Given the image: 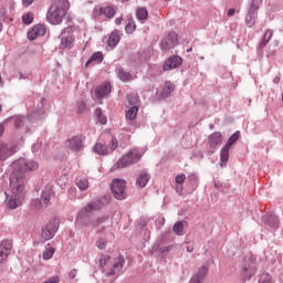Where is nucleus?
Wrapping results in <instances>:
<instances>
[{
	"mask_svg": "<svg viewBox=\"0 0 283 283\" xmlns=\"http://www.w3.org/2000/svg\"><path fill=\"white\" fill-rule=\"evenodd\" d=\"M13 171L10 175V182L13 189L19 190L25 187V174L36 171L39 163L32 159H18L13 161Z\"/></svg>",
	"mask_w": 283,
	"mask_h": 283,
	"instance_id": "obj_1",
	"label": "nucleus"
},
{
	"mask_svg": "<svg viewBox=\"0 0 283 283\" xmlns=\"http://www.w3.org/2000/svg\"><path fill=\"white\" fill-rule=\"evenodd\" d=\"M52 4L46 13V20L52 25H61L63 23V18L67 14L70 10V1L67 0H52Z\"/></svg>",
	"mask_w": 283,
	"mask_h": 283,
	"instance_id": "obj_2",
	"label": "nucleus"
},
{
	"mask_svg": "<svg viewBox=\"0 0 283 283\" xmlns=\"http://www.w3.org/2000/svg\"><path fill=\"white\" fill-rule=\"evenodd\" d=\"M103 209V201H92L80 210L76 216L75 222L82 227H96L94 219L92 218L93 211H101Z\"/></svg>",
	"mask_w": 283,
	"mask_h": 283,
	"instance_id": "obj_3",
	"label": "nucleus"
},
{
	"mask_svg": "<svg viewBox=\"0 0 283 283\" xmlns=\"http://www.w3.org/2000/svg\"><path fill=\"white\" fill-rule=\"evenodd\" d=\"M256 264L255 256L252 253L243 258V263L241 265L243 280H251V276L258 271Z\"/></svg>",
	"mask_w": 283,
	"mask_h": 283,
	"instance_id": "obj_4",
	"label": "nucleus"
},
{
	"mask_svg": "<svg viewBox=\"0 0 283 283\" xmlns=\"http://www.w3.org/2000/svg\"><path fill=\"white\" fill-rule=\"evenodd\" d=\"M140 158H143V155L138 153V150H129L126 155L117 160V169H125V167H129V165H136V163H139Z\"/></svg>",
	"mask_w": 283,
	"mask_h": 283,
	"instance_id": "obj_5",
	"label": "nucleus"
},
{
	"mask_svg": "<svg viewBox=\"0 0 283 283\" xmlns=\"http://www.w3.org/2000/svg\"><path fill=\"white\" fill-rule=\"evenodd\" d=\"M10 188L12 191L11 197L7 201L8 209H18V207H21V202H23V198H25V186H22L21 189L17 190L14 189V186H12V181H10Z\"/></svg>",
	"mask_w": 283,
	"mask_h": 283,
	"instance_id": "obj_6",
	"label": "nucleus"
},
{
	"mask_svg": "<svg viewBox=\"0 0 283 283\" xmlns=\"http://www.w3.org/2000/svg\"><path fill=\"white\" fill-rule=\"evenodd\" d=\"M61 223L57 219H52L46 223L44 228H42L41 239L40 242L43 244L48 242V240H52L54 235H56V232L59 231V227Z\"/></svg>",
	"mask_w": 283,
	"mask_h": 283,
	"instance_id": "obj_7",
	"label": "nucleus"
},
{
	"mask_svg": "<svg viewBox=\"0 0 283 283\" xmlns=\"http://www.w3.org/2000/svg\"><path fill=\"white\" fill-rule=\"evenodd\" d=\"M127 181L123 179H113L111 191L116 200H125L127 198Z\"/></svg>",
	"mask_w": 283,
	"mask_h": 283,
	"instance_id": "obj_8",
	"label": "nucleus"
},
{
	"mask_svg": "<svg viewBox=\"0 0 283 283\" xmlns=\"http://www.w3.org/2000/svg\"><path fill=\"white\" fill-rule=\"evenodd\" d=\"M258 10H260V0H251L245 15V24L249 28L255 25V21H258Z\"/></svg>",
	"mask_w": 283,
	"mask_h": 283,
	"instance_id": "obj_9",
	"label": "nucleus"
},
{
	"mask_svg": "<svg viewBox=\"0 0 283 283\" xmlns=\"http://www.w3.org/2000/svg\"><path fill=\"white\" fill-rule=\"evenodd\" d=\"M62 50H72L74 48V27L69 25L61 32Z\"/></svg>",
	"mask_w": 283,
	"mask_h": 283,
	"instance_id": "obj_10",
	"label": "nucleus"
},
{
	"mask_svg": "<svg viewBox=\"0 0 283 283\" xmlns=\"http://www.w3.org/2000/svg\"><path fill=\"white\" fill-rule=\"evenodd\" d=\"M45 116V98L39 97L38 98V105L32 111V113L28 114V120L30 123H38V120H41Z\"/></svg>",
	"mask_w": 283,
	"mask_h": 283,
	"instance_id": "obj_11",
	"label": "nucleus"
},
{
	"mask_svg": "<svg viewBox=\"0 0 283 283\" xmlns=\"http://www.w3.org/2000/svg\"><path fill=\"white\" fill-rule=\"evenodd\" d=\"M178 45V34L174 31H170L167 36L161 39L159 48L163 52L174 50Z\"/></svg>",
	"mask_w": 283,
	"mask_h": 283,
	"instance_id": "obj_12",
	"label": "nucleus"
},
{
	"mask_svg": "<svg viewBox=\"0 0 283 283\" xmlns=\"http://www.w3.org/2000/svg\"><path fill=\"white\" fill-rule=\"evenodd\" d=\"M19 151V146L17 145H8L3 142H0V160L3 163L10 158V156H14Z\"/></svg>",
	"mask_w": 283,
	"mask_h": 283,
	"instance_id": "obj_13",
	"label": "nucleus"
},
{
	"mask_svg": "<svg viewBox=\"0 0 283 283\" xmlns=\"http://www.w3.org/2000/svg\"><path fill=\"white\" fill-rule=\"evenodd\" d=\"M182 65V57L179 55H171L165 61L164 70L169 72V70H176Z\"/></svg>",
	"mask_w": 283,
	"mask_h": 283,
	"instance_id": "obj_14",
	"label": "nucleus"
},
{
	"mask_svg": "<svg viewBox=\"0 0 283 283\" xmlns=\"http://www.w3.org/2000/svg\"><path fill=\"white\" fill-rule=\"evenodd\" d=\"M12 251V240H3L0 243V264H3L8 260L10 252Z\"/></svg>",
	"mask_w": 283,
	"mask_h": 283,
	"instance_id": "obj_15",
	"label": "nucleus"
},
{
	"mask_svg": "<svg viewBox=\"0 0 283 283\" xmlns=\"http://www.w3.org/2000/svg\"><path fill=\"white\" fill-rule=\"evenodd\" d=\"M273 39V30L265 31L262 40L260 41L259 45L256 46V54L258 56H264V48L269 45V41Z\"/></svg>",
	"mask_w": 283,
	"mask_h": 283,
	"instance_id": "obj_16",
	"label": "nucleus"
},
{
	"mask_svg": "<svg viewBox=\"0 0 283 283\" xmlns=\"http://www.w3.org/2000/svg\"><path fill=\"white\" fill-rule=\"evenodd\" d=\"M3 123H13L15 129H21L22 127H25V123H28V117L25 118V116L22 115H14L4 119Z\"/></svg>",
	"mask_w": 283,
	"mask_h": 283,
	"instance_id": "obj_17",
	"label": "nucleus"
},
{
	"mask_svg": "<svg viewBox=\"0 0 283 283\" xmlns=\"http://www.w3.org/2000/svg\"><path fill=\"white\" fill-rule=\"evenodd\" d=\"M66 147H69L71 151H81V149H83V137L77 135L67 139Z\"/></svg>",
	"mask_w": 283,
	"mask_h": 283,
	"instance_id": "obj_18",
	"label": "nucleus"
},
{
	"mask_svg": "<svg viewBox=\"0 0 283 283\" xmlns=\"http://www.w3.org/2000/svg\"><path fill=\"white\" fill-rule=\"evenodd\" d=\"M175 90H176V84H174L171 82H166L160 94L157 95V98L159 101L169 98L171 96V92H175Z\"/></svg>",
	"mask_w": 283,
	"mask_h": 283,
	"instance_id": "obj_19",
	"label": "nucleus"
},
{
	"mask_svg": "<svg viewBox=\"0 0 283 283\" xmlns=\"http://www.w3.org/2000/svg\"><path fill=\"white\" fill-rule=\"evenodd\" d=\"M111 93H112V84L109 82L102 84L95 88V96L98 99L105 98V96H107Z\"/></svg>",
	"mask_w": 283,
	"mask_h": 283,
	"instance_id": "obj_20",
	"label": "nucleus"
},
{
	"mask_svg": "<svg viewBox=\"0 0 283 283\" xmlns=\"http://www.w3.org/2000/svg\"><path fill=\"white\" fill-rule=\"evenodd\" d=\"M103 61H105V55L103 54V52L97 51L94 52L91 57L86 61L85 63V67H90V65H101V63H103Z\"/></svg>",
	"mask_w": 283,
	"mask_h": 283,
	"instance_id": "obj_21",
	"label": "nucleus"
},
{
	"mask_svg": "<svg viewBox=\"0 0 283 283\" xmlns=\"http://www.w3.org/2000/svg\"><path fill=\"white\" fill-rule=\"evenodd\" d=\"M151 179V175L147 172V170H142L136 179V185L139 187V189H145L147 187V182Z\"/></svg>",
	"mask_w": 283,
	"mask_h": 283,
	"instance_id": "obj_22",
	"label": "nucleus"
},
{
	"mask_svg": "<svg viewBox=\"0 0 283 283\" xmlns=\"http://www.w3.org/2000/svg\"><path fill=\"white\" fill-rule=\"evenodd\" d=\"M264 224H269L271 229H277L280 227V218L275 213L270 212L263 217Z\"/></svg>",
	"mask_w": 283,
	"mask_h": 283,
	"instance_id": "obj_23",
	"label": "nucleus"
},
{
	"mask_svg": "<svg viewBox=\"0 0 283 283\" xmlns=\"http://www.w3.org/2000/svg\"><path fill=\"white\" fill-rule=\"evenodd\" d=\"M115 73H116L117 78H119V81H122V83H129V81H133V78H134L132 73L125 71V69L122 66H117L115 69Z\"/></svg>",
	"mask_w": 283,
	"mask_h": 283,
	"instance_id": "obj_24",
	"label": "nucleus"
},
{
	"mask_svg": "<svg viewBox=\"0 0 283 283\" xmlns=\"http://www.w3.org/2000/svg\"><path fill=\"white\" fill-rule=\"evenodd\" d=\"M222 144V133L214 132L209 136V147L210 149H216L218 145Z\"/></svg>",
	"mask_w": 283,
	"mask_h": 283,
	"instance_id": "obj_25",
	"label": "nucleus"
},
{
	"mask_svg": "<svg viewBox=\"0 0 283 283\" xmlns=\"http://www.w3.org/2000/svg\"><path fill=\"white\" fill-rule=\"evenodd\" d=\"M117 43H120V35L118 34V30L115 29L108 36L107 45L108 48H116Z\"/></svg>",
	"mask_w": 283,
	"mask_h": 283,
	"instance_id": "obj_26",
	"label": "nucleus"
},
{
	"mask_svg": "<svg viewBox=\"0 0 283 283\" xmlns=\"http://www.w3.org/2000/svg\"><path fill=\"white\" fill-rule=\"evenodd\" d=\"M123 266H125V256L119 255L117 261L113 264V269L109 270L106 275L108 277H112L113 275H116V270L114 269H123Z\"/></svg>",
	"mask_w": 283,
	"mask_h": 283,
	"instance_id": "obj_27",
	"label": "nucleus"
},
{
	"mask_svg": "<svg viewBox=\"0 0 283 283\" xmlns=\"http://www.w3.org/2000/svg\"><path fill=\"white\" fill-rule=\"evenodd\" d=\"M148 17H149V11H147V8L140 7L136 9V19H138L140 23H144V21H147Z\"/></svg>",
	"mask_w": 283,
	"mask_h": 283,
	"instance_id": "obj_28",
	"label": "nucleus"
},
{
	"mask_svg": "<svg viewBox=\"0 0 283 283\" xmlns=\"http://www.w3.org/2000/svg\"><path fill=\"white\" fill-rule=\"evenodd\" d=\"M52 193H54V190H52V188L45 187L41 192L40 200L44 202V205H48L52 198Z\"/></svg>",
	"mask_w": 283,
	"mask_h": 283,
	"instance_id": "obj_29",
	"label": "nucleus"
},
{
	"mask_svg": "<svg viewBox=\"0 0 283 283\" xmlns=\"http://www.w3.org/2000/svg\"><path fill=\"white\" fill-rule=\"evenodd\" d=\"M93 151H94V154H97L98 156H107L108 148H107V146H105V145H103L101 143H96L93 146Z\"/></svg>",
	"mask_w": 283,
	"mask_h": 283,
	"instance_id": "obj_30",
	"label": "nucleus"
},
{
	"mask_svg": "<svg viewBox=\"0 0 283 283\" xmlns=\"http://www.w3.org/2000/svg\"><path fill=\"white\" fill-rule=\"evenodd\" d=\"M231 148L223 146L220 153V161L221 167H227V163H229V151Z\"/></svg>",
	"mask_w": 283,
	"mask_h": 283,
	"instance_id": "obj_31",
	"label": "nucleus"
},
{
	"mask_svg": "<svg viewBox=\"0 0 283 283\" xmlns=\"http://www.w3.org/2000/svg\"><path fill=\"white\" fill-rule=\"evenodd\" d=\"M238 140H240V130H237L234 134H232L227 144L224 145V147H228L231 149V147H233V145H235V143H238Z\"/></svg>",
	"mask_w": 283,
	"mask_h": 283,
	"instance_id": "obj_32",
	"label": "nucleus"
},
{
	"mask_svg": "<svg viewBox=\"0 0 283 283\" xmlns=\"http://www.w3.org/2000/svg\"><path fill=\"white\" fill-rule=\"evenodd\" d=\"M207 273H209V266L208 265H201L198 269L197 275L195 277H197V280L199 282H201V280H205V277H207Z\"/></svg>",
	"mask_w": 283,
	"mask_h": 283,
	"instance_id": "obj_33",
	"label": "nucleus"
},
{
	"mask_svg": "<svg viewBox=\"0 0 283 283\" xmlns=\"http://www.w3.org/2000/svg\"><path fill=\"white\" fill-rule=\"evenodd\" d=\"M136 116H138V106H130L126 112L127 120H136Z\"/></svg>",
	"mask_w": 283,
	"mask_h": 283,
	"instance_id": "obj_34",
	"label": "nucleus"
},
{
	"mask_svg": "<svg viewBox=\"0 0 283 283\" xmlns=\"http://www.w3.org/2000/svg\"><path fill=\"white\" fill-rule=\"evenodd\" d=\"M172 231L176 235H182L185 231V222L177 221L172 227Z\"/></svg>",
	"mask_w": 283,
	"mask_h": 283,
	"instance_id": "obj_35",
	"label": "nucleus"
},
{
	"mask_svg": "<svg viewBox=\"0 0 283 283\" xmlns=\"http://www.w3.org/2000/svg\"><path fill=\"white\" fill-rule=\"evenodd\" d=\"M104 7L101 6H95L93 9V13L92 17L93 19H95V21H98L101 19V17H103L104 13Z\"/></svg>",
	"mask_w": 283,
	"mask_h": 283,
	"instance_id": "obj_36",
	"label": "nucleus"
},
{
	"mask_svg": "<svg viewBox=\"0 0 283 283\" xmlns=\"http://www.w3.org/2000/svg\"><path fill=\"white\" fill-rule=\"evenodd\" d=\"M104 17L106 19H114L116 17V9L113 6L104 7Z\"/></svg>",
	"mask_w": 283,
	"mask_h": 283,
	"instance_id": "obj_37",
	"label": "nucleus"
},
{
	"mask_svg": "<svg viewBox=\"0 0 283 283\" xmlns=\"http://www.w3.org/2000/svg\"><path fill=\"white\" fill-rule=\"evenodd\" d=\"M126 34H134L136 32V22L134 18L128 19V23L125 27Z\"/></svg>",
	"mask_w": 283,
	"mask_h": 283,
	"instance_id": "obj_38",
	"label": "nucleus"
},
{
	"mask_svg": "<svg viewBox=\"0 0 283 283\" xmlns=\"http://www.w3.org/2000/svg\"><path fill=\"white\" fill-rule=\"evenodd\" d=\"M95 116L101 125H107V117L103 115V108L97 107L95 109Z\"/></svg>",
	"mask_w": 283,
	"mask_h": 283,
	"instance_id": "obj_39",
	"label": "nucleus"
},
{
	"mask_svg": "<svg viewBox=\"0 0 283 283\" xmlns=\"http://www.w3.org/2000/svg\"><path fill=\"white\" fill-rule=\"evenodd\" d=\"M127 101L130 107H138V105H140V99H138V95H128Z\"/></svg>",
	"mask_w": 283,
	"mask_h": 283,
	"instance_id": "obj_40",
	"label": "nucleus"
},
{
	"mask_svg": "<svg viewBox=\"0 0 283 283\" xmlns=\"http://www.w3.org/2000/svg\"><path fill=\"white\" fill-rule=\"evenodd\" d=\"M33 30L38 34V36H45V32H48V29L43 24H35L33 27Z\"/></svg>",
	"mask_w": 283,
	"mask_h": 283,
	"instance_id": "obj_41",
	"label": "nucleus"
},
{
	"mask_svg": "<svg viewBox=\"0 0 283 283\" xmlns=\"http://www.w3.org/2000/svg\"><path fill=\"white\" fill-rule=\"evenodd\" d=\"M187 180L190 184V187H192V188L198 187V175L190 174V175H188Z\"/></svg>",
	"mask_w": 283,
	"mask_h": 283,
	"instance_id": "obj_42",
	"label": "nucleus"
},
{
	"mask_svg": "<svg viewBox=\"0 0 283 283\" xmlns=\"http://www.w3.org/2000/svg\"><path fill=\"white\" fill-rule=\"evenodd\" d=\"M54 248H50L43 251L42 253V258L43 260H52V258H54Z\"/></svg>",
	"mask_w": 283,
	"mask_h": 283,
	"instance_id": "obj_43",
	"label": "nucleus"
},
{
	"mask_svg": "<svg viewBox=\"0 0 283 283\" xmlns=\"http://www.w3.org/2000/svg\"><path fill=\"white\" fill-rule=\"evenodd\" d=\"M76 187H78L81 191H85L87 187H90V181H87V179H80L76 181Z\"/></svg>",
	"mask_w": 283,
	"mask_h": 283,
	"instance_id": "obj_44",
	"label": "nucleus"
},
{
	"mask_svg": "<svg viewBox=\"0 0 283 283\" xmlns=\"http://www.w3.org/2000/svg\"><path fill=\"white\" fill-rule=\"evenodd\" d=\"M32 21H34V15L31 12L22 15V23H24V25H30Z\"/></svg>",
	"mask_w": 283,
	"mask_h": 283,
	"instance_id": "obj_45",
	"label": "nucleus"
},
{
	"mask_svg": "<svg viewBox=\"0 0 283 283\" xmlns=\"http://www.w3.org/2000/svg\"><path fill=\"white\" fill-rule=\"evenodd\" d=\"M77 107V114H85L87 112V104H85L83 101L78 102L76 104Z\"/></svg>",
	"mask_w": 283,
	"mask_h": 283,
	"instance_id": "obj_46",
	"label": "nucleus"
},
{
	"mask_svg": "<svg viewBox=\"0 0 283 283\" xmlns=\"http://www.w3.org/2000/svg\"><path fill=\"white\" fill-rule=\"evenodd\" d=\"M259 283H273V277L270 274H262L259 277Z\"/></svg>",
	"mask_w": 283,
	"mask_h": 283,
	"instance_id": "obj_47",
	"label": "nucleus"
},
{
	"mask_svg": "<svg viewBox=\"0 0 283 283\" xmlns=\"http://www.w3.org/2000/svg\"><path fill=\"white\" fill-rule=\"evenodd\" d=\"M108 148L111 151H115L118 148V139L116 137H112L111 142L108 143Z\"/></svg>",
	"mask_w": 283,
	"mask_h": 283,
	"instance_id": "obj_48",
	"label": "nucleus"
},
{
	"mask_svg": "<svg viewBox=\"0 0 283 283\" xmlns=\"http://www.w3.org/2000/svg\"><path fill=\"white\" fill-rule=\"evenodd\" d=\"M39 34L36 33V31L32 28L31 31L28 32V39L29 41H36V39H39Z\"/></svg>",
	"mask_w": 283,
	"mask_h": 283,
	"instance_id": "obj_49",
	"label": "nucleus"
},
{
	"mask_svg": "<svg viewBox=\"0 0 283 283\" xmlns=\"http://www.w3.org/2000/svg\"><path fill=\"white\" fill-rule=\"evenodd\" d=\"M96 245L97 248H99L101 250L107 249V240L101 238L96 241Z\"/></svg>",
	"mask_w": 283,
	"mask_h": 283,
	"instance_id": "obj_50",
	"label": "nucleus"
},
{
	"mask_svg": "<svg viewBox=\"0 0 283 283\" xmlns=\"http://www.w3.org/2000/svg\"><path fill=\"white\" fill-rule=\"evenodd\" d=\"M109 220V216H103L97 218L96 221H94L95 227H98V224H103L104 222H107Z\"/></svg>",
	"mask_w": 283,
	"mask_h": 283,
	"instance_id": "obj_51",
	"label": "nucleus"
},
{
	"mask_svg": "<svg viewBox=\"0 0 283 283\" xmlns=\"http://www.w3.org/2000/svg\"><path fill=\"white\" fill-rule=\"evenodd\" d=\"M185 180H187V176H185V174H181L176 177L175 182H177V185H184Z\"/></svg>",
	"mask_w": 283,
	"mask_h": 283,
	"instance_id": "obj_52",
	"label": "nucleus"
},
{
	"mask_svg": "<svg viewBox=\"0 0 283 283\" xmlns=\"http://www.w3.org/2000/svg\"><path fill=\"white\" fill-rule=\"evenodd\" d=\"M99 266H101V269H105V266H107V259L101 258L99 259Z\"/></svg>",
	"mask_w": 283,
	"mask_h": 283,
	"instance_id": "obj_53",
	"label": "nucleus"
},
{
	"mask_svg": "<svg viewBox=\"0 0 283 283\" xmlns=\"http://www.w3.org/2000/svg\"><path fill=\"white\" fill-rule=\"evenodd\" d=\"M69 277L70 280H74V277H76V269H73L69 272Z\"/></svg>",
	"mask_w": 283,
	"mask_h": 283,
	"instance_id": "obj_54",
	"label": "nucleus"
},
{
	"mask_svg": "<svg viewBox=\"0 0 283 283\" xmlns=\"http://www.w3.org/2000/svg\"><path fill=\"white\" fill-rule=\"evenodd\" d=\"M34 3V0H22V6H25L27 8L32 6Z\"/></svg>",
	"mask_w": 283,
	"mask_h": 283,
	"instance_id": "obj_55",
	"label": "nucleus"
},
{
	"mask_svg": "<svg viewBox=\"0 0 283 283\" xmlns=\"http://www.w3.org/2000/svg\"><path fill=\"white\" fill-rule=\"evenodd\" d=\"M193 156H195V158H201V159L205 158V155L200 150L193 153Z\"/></svg>",
	"mask_w": 283,
	"mask_h": 283,
	"instance_id": "obj_56",
	"label": "nucleus"
},
{
	"mask_svg": "<svg viewBox=\"0 0 283 283\" xmlns=\"http://www.w3.org/2000/svg\"><path fill=\"white\" fill-rule=\"evenodd\" d=\"M6 132V124H0V138L3 136V133Z\"/></svg>",
	"mask_w": 283,
	"mask_h": 283,
	"instance_id": "obj_57",
	"label": "nucleus"
},
{
	"mask_svg": "<svg viewBox=\"0 0 283 283\" xmlns=\"http://www.w3.org/2000/svg\"><path fill=\"white\" fill-rule=\"evenodd\" d=\"M171 250V247H163L160 249L161 253L165 254V253H169V251Z\"/></svg>",
	"mask_w": 283,
	"mask_h": 283,
	"instance_id": "obj_58",
	"label": "nucleus"
},
{
	"mask_svg": "<svg viewBox=\"0 0 283 283\" xmlns=\"http://www.w3.org/2000/svg\"><path fill=\"white\" fill-rule=\"evenodd\" d=\"M213 187H214V189H221V187H222V182H221V181L216 180V181H214V184H213Z\"/></svg>",
	"mask_w": 283,
	"mask_h": 283,
	"instance_id": "obj_59",
	"label": "nucleus"
},
{
	"mask_svg": "<svg viewBox=\"0 0 283 283\" xmlns=\"http://www.w3.org/2000/svg\"><path fill=\"white\" fill-rule=\"evenodd\" d=\"M235 14V9L231 8L228 10V17H233Z\"/></svg>",
	"mask_w": 283,
	"mask_h": 283,
	"instance_id": "obj_60",
	"label": "nucleus"
},
{
	"mask_svg": "<svg viewBox=\"0 0 283 283\" xmlns=\"http://www.w3.org/2000/svg\"><path fill=\"white\" fill-rule=\"evenodd\" d=\"M115 23L116 25H120V23H123V18H116Z\"/></svg>",
	"mask_w": 283,
	"mask_h": 283,
	"instance_id": "obj_61",
	"label": "nucleus"
},
{
	"mask_svg": "<svg viewBox=\"0 0 283 283\" xmlns=\"http://www.w3.org/2000/svg\"><path fill=\"white\" fill-rule=\"evenodd\" d=\"M187 252L188 253H193V247H187Z\"/></svg>",
	"mask_w": 283,
	"mask_h": 283,
	"instance_id": "obj_62",
	"label": "nucleus"
},
{
	"mask_svg": "<svg viewBox=\"0 0 283 283\" xmlns=\"http://www.w3.org/2000/svg\"><path fill=\"white\" fill-rule=\"evenodd\" d=\"M273 45H274V48H277V46L280 45V41L275 40V41L273 42Z\"/></svg>",
	"mask_w": 283,
	"mask_h": 283,
	"instance_id": "obj_63",
	"label": "nucleus"
},
{
	"mask_svg": "<svg viewBox=\"0 0 283 283\" xmlns=\"http://www.w3.org/2000/svg\"><path fill=\"white\" fill-rule=\"evenodd\" d=\"M177 192L179 193V196H182V189H177Z\"/></svg>",
	"mask_w": 283,
	"mask_h": 283,
	"instance_id": "obj_64",
	"label": "nucleus"
}]
</instances>
